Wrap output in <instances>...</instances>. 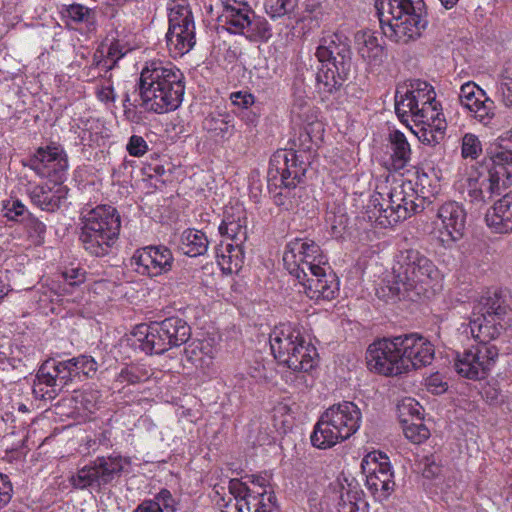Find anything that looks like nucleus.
Segmentation results:
<instances>
[{
  "instance_id": "49530a36",
  "label": "nucleus",
  "mask_w": 512,
  "mask_h": 512,
  "mask_svg": "<svg viewBox=\"0 0 512 512\" xmlns=\"http://www.w3.org/2000/svg\"><path fill=\"white\" fill-rule=\"evenodd\" d=\"M486 95L485 91L478 87L473 82H467L463 84L459 92V101L461 105L469 110H473V107L483 99Z\"/></svg>"
},
{
  "instance_id": "37998d69",
  "label": "nucleus",
  "mask_w": 512,
  "mask_h": 512,
  "mask_svg": "<svg viewBox=\"0 0 512 512\" xmlns=\"http://www.w3.org/2000/svg\"><path fill=\"white\" fill-rule=\"evenodd\" d=\"M497 97L506 106L512 107V61L506 62L497 85Z\"/></svg>"
},
{
  "instance_id": "c9c22d12",
  "label": "nucleus",
  "mask_w": 512,
  "mask_h": 512,
  "mask_svg": "<svg viewBox=\"0 0 512 512\" xmlns=\"http://www.w3.org/2000/svg\"><path fill=\"white\" fill-rule=\"evenodd\" d=\"M338 510L339 512H366L367 502L357 484L349 483L346 488L342 487Z\"/></svg>"
},
{
  "instance_id": "79ce46f5",
  "label": "nucleus",
  "mask_w": 512,
  "mask_h": 512,
  "mask_svg": "<svg viewBox=\"0 0 512 512\" xmlns=\"http://www.w3.org/2000/svg\"><path fill=\"white\" fill-rule=\"evenodd\" d=\"M76 380L82 381L88 378H93L98 370L96 360L86 354L79 355L70 359Z\"/></svg>"
},
{
  "instance_id": "0eeeda50",
  "label": "nucleus",
  "mask_w": 512,
  "mask_h": 512,
  "mask_svg": "<svg viewBox=\"0 0 512 512\" xmlns=\"http://www.w3.org/2000/svg\"><path fill=\"white\" fill-rule=\"evenodd\" d=\"M79 240L91 256L109 255L117 244L121 229L120 215L115 207L98 205L82 212Z\"/></svg>"
},
{
  "instance_id": "6ab92c4d",
  "label": "nucleus",
  "mask_w": 512,
  "mask_h": 512,
  "mask_svg": "<svg viewBox=\"0 0 512 512\" xmlns=\"http://www.w3.org/2000/svg\"><path fill=\"white\" fill-rule=\"evenodd\" d=\"M435 227L430 234L437 239L442 246L452 247L464 235L466 224V211L456 201H448L442 204L437 211Z\"/></svg>"
},
{
  "instance_id": "6e6d98bb",
  "label": "nucleus",
  "mask_w": 512,
  "mask_h": 512,
  "mask_svg": "<svg viewBox=\"0 0 512 512\" xmlns=\"http://www.w3.org/2000/svg\"><path fill=\"white\" fill-rule=\"evenodd\" d=\"M4 215L11 221H24L29 213L21 201L11 200L4 205Z\"/></svg>"
},
{
  "instance_id": "dca6fc26",
  "label": "nucleus",
  "mask_w": 512,
  "mask_h": 512,
  "mask_svg": "<svg viewBox=\"0 0 512 512\" xmlns=\"http://www.w3.org/2000/svg\"><path fill=\"white\" fill-rule=\"evenodd\" d=\"M365 486L378 502L388 500L395 490L394 472L388 456L380 451L368 453L361 462Z\"/></svg>"
},
{
  "instance_id": "473e14b6",
  "label": "nucleus",
  "mask_w": 512,
  "mask_h": 512,
  "mask_svg": "<svg viewBox=\"0 0 512 512\" xmlns=\"http://www.w3.org/2000/svg\"><path fill=\"white\" fill-rule=\"evenodd\" d=\"M360 56L369 64L378 65L383 61L384 48L372 31H361L355 36Z\"/></svg>"
},
{
  "instance_id": "f3484780",
  "label": "nucleus",
  "mask_w": 512,
  "mask_h": 512,
  "mask_svg": "<svg viewBox=\"0 0 512 512\" xmlns=\"http://www.w3.org/2000/svg\"><path fill=\"white\" fill-rule=\"evenodd\" d=\"M219 19L226 26L227 31L244 35L250 41L266 42L272 36L267 20L256 16L247 5L238 7L226 4Z\"/></svg>"
},
{
  "instance_id": "c756f323",
  "label": "nucleus",
  "mask_w": 512,
  "mask_h": 512,
  "mask_svg": "<svg viewBox=\"0 0 512 512\" xmlns=\"http://www.w3.org/2000/svg\"><path fill=\"white\" fill-rule=\"evenodd\" d=\"M503 196L485 214L487 226L495 233L512 232V206Z\"/></svg>"
},
{
  "instance_id": "a211bd4d",
  "label": "nucleus",
  "mask_w": 512,
  "mask_h": 512,
  "mask_svg": "<svg viewBox=\"0 0 512 512\" xmlns=\"http://www.w3.org/2000/svg\"><path fill=\"white\" fill-rule=\"evenodd\" d=\"M498 356L499 350L495 345L478 343L456 353L454 369L461 377L482 380L489 375Z\"/></svg>"
},
{
  "instance_id": "58836bf2",
  "label": "nucleus",
  "mask_w": 512,
  "mask_h": 512,
  "mask_svg": "<svg viewBox=\"0 0 512 512\" xmlns=\"http://www.w3.org/2000/svg\"><path fill=\"white\" fill-rule=\"evenodd\" d=\"M491 162L512 166V128L498 137L494 150L490 151Z\"/></svg>"
},
{
  "instance_id": "2f4dec72",
  "label": "nucleus",
  "mask_w": 512,
  "mask_h": 512,
  "mask_svg": "<svg viewBox=\"0 0 512 512\" xmlns=\"http://www.w3.org/2000/svg\"><path fill=\"white\" fill-rule=\"evenodd\" d=\"M54 360L45 361L38 369L33 385V393L41 399H52L57 393V379Z\"/></svg>"
},
{
  "instance_id": "423d86ee",
  "label": "nucleus",
  "mask_w": 512,
  "mask_h": 512,
  "mask_svg": "<svg viewBox=\"0 0 512 512\" xmlns=\"http://www.w3.org/2000/svg\"><path fill=\"white\" fill-rule=\"evenodd\" d=\"M393 271L394 282L390 291L412 301L425 296L440 276L433 261L416 249L401 251Z\"/></svg>"
},
{
  "instance_id": "7c9ffc66",
  "label": "nucleus",
  "mask_w": 512,
  "mask_h": 512,
  "mask_svg": "<svg viewBox=\"0 0 512 512\" xmlns=\"http://www.w3.org/2000/svg\"><path fill=\"white\" fill-rule=\"evenodd\" d=\"M166 43L172 57H181L188 53L196 44L195 28L188 26L169 27Z\"/></svg>"
},
{
  "instance_id": "de8ad7c7",
  "label": "nucleus",
  "mask_w": 512,
  "mask_h": 512,
  "mask_svg": "<svg viewBox=\"0 0 512 512\" xmlns=\"http://www.w3.org/2000/svg\"><path fill=\"white\" fill-rule=\"evenodd\" d=\"M402 423L404 424L403 431L407 439L415 444H420L425 441L429 435V429L422 423V420L413 422L407 418H403Z\"/></svg>"
},
{
  "instance_id": "1a4fd4ad",
  "label": "nucleus",
  "mask_w": 512,
  "mask_h": 512,
  "mask_svg": "<svg viewBox=\"0 0 512 512\" xmlns=\"http://www.w3.org/2000/svg\"><path fill=\"white\" fill-rule=\"evenodd\" d=\"M79 240L91 256L109 255L117 244L121 229L120 215L115 207L98 205L82 212Z\"/></svg>"
},
{
  "instance_id": "9d476101",
  "label": "nucleus",
  "mask_w": 512,
  "mask_h": 512,
  "mask_svg": "<svg viewBox=\"0 0 512 512\" xmlns=\"http://www.w3.org/2000/svg\"><path fill=\"white\" fill-rule=\"evenodd\" d=\"M362 413L350 401H342L327 408L320 416L310 436L311 444L318 449H328L349 439L360 428Z\"/></svg>"
},
{
  "instance_id": "c03bdc74",
  "label": "nucleus",
  "mask_w": 512,
  "mask_h": 512,
  "mask_svg": "<svg viewBox=\"0 0 512 512\" xmlns=\"http://www.w3.org/2000/svg\"><path fill=\"white\" fill-rule=\"evenodd\" d=\"M436 115H443L441 112L440 104L434 101H428V103L417 100V108H413V111L409 112L408 117L413 122H424L433 121V117Z\"/></svg>"
},
{
  "instance_id": "680f3d73",
  "label": "nucleus",
  "mask_w": 512,
  "mask_h": 512,
  "mask_svg": "<svg viewBox=\"0 0 512 512\" xmlns=\"http://www.w3.org/2000/svg\"><path fill=\"white\" fill-rule=\"evenodd\" d=\"M116 65L115 60L109 58V56L104 55L102 51H96L93 56L92 69L99 70V75L101 72L107 73Z\"/></svg>"
},
{
  "instance_id": "e433bc0d",
  "label": "nucleus",
  "mask_w": 512,
  "mask_h": 512,
  "mask_svg": "<svg viewBox=\"0 0 512 512\" xmlns=\"http://www.w3.org/2000/svg\"><path fill=\"white\" fill-rule=\"evenodd\" d=\"M441 116H434L433 121L414 122L420 126L417 135L424 144L436 145L444 139L447 125L445 119L441 118Z\"/></svg>"
},
{
  "instance_id": "a19ab883",
  "label": "nucleus",
  "mask_w": 512,
  "mask_h": 512,
  "mask_svg": "<svg viewBox=\"0 0 512 512\" xmlns=\"http://www.w3.org/2000/svg\"><path fill=\"white\" fill-rule=\"evenodd\" d=\"M150 374L146 368L140 365H126L116 375L114 382L116 384L136 385L149 379Z\"/></svg>"
},
{
  "instance_id": "4d7b16f0",
  "label": "nucleus",
  "mask_w": 512,
  "mask_h": 512,
  "mask_svg": "<svg viewBox=\"0 0 512 512\" xmlns=\"http://www.w3.org/2000/svg\"><path fill=\"white\" fill-rule=\"evenodd\" d=\"M63 279V292L70 293V288L84 282V272L79 268L66 269L61 273Z\"/></svg>"
},
{
  "instance_id": "f03ea898",
  "label": "nucleus",
  "mask_w": 512,
  "mask_h": 512,
  "mask_svg": "<svg viewBox=\"0 0 512 512\" xmlns=\"http://www.w3.org/2000/svg\"><path fill=\"white\" fill-rule=\"evenodd\" d=\"M434 354L429 340L411 333L371 343L366 350V364L371 372L397 376L431 364Z\"/></svg>"
},
{
  "instance_id": "ddd939ff",
  "label": "nucleus",
  "mask_w": 512,
  "mask_h": 512,
  "mask_svg": "<svg viewBox=\"0 0 512 512\" xmlns=\"http://www.w3.org/2000/svg\"><path fill=\"white\" fill-rule=\"evenodd\" d=\"M380 198V194L371 198L370 204L374 208L369 212L372 214L369 218H375V221L384 228L394 226L424 209V197L417 195L411 181L391 188L386 206L380 202Z\"/></svg>"
},
{
  "instance_id": "09e8293b",
  "label": "nucleus",
  "mask_w": 512,
  "mask_h": 512,
  "mask_svg": "<svg viewBox=\"0 0 512 512\" xmlns=\"http://www.w3.org/2000/svg\"><path fill=\"white\" fill-rule=\"evenodd\" d=\"M486 179L476 171L471 172L465 183V192L471 202H485L484 193L481 190Z\"/></svg>"
},
{
  "instance_id": "bb28decb",
  "label": "nucleus",
  "mask_w": 512,
  "mask_h": 512,
  "mask_svg": "<svg viewBox=\"0 0 512 512\" xmlns=\"http://www.w3.org/2000/svg\"><path fill=\"white\" fill-rule=\"evenodd\" d=\"M387 149L390 155V170L400 172L410 164L412 156L411 146L401 131L393 130L389 133Z\"/></svg>"
},
{
  "instance_id": "a878e982",
  "label": "nucleus",
  "mask_w": 512,
  "mask_h": 512,
  "mask_svg": "<svg viewBox=\"0 0 512 512\" xmlns=\"http://www.w3.org/2000/svg\"><path fill=\"white\" fill-rule=\"evenodd\" d=\"M472 313L505 321L511 314V308L506 296L501 291H494L481 296L474 304Z\"/></svg>"
},
{
  "instance_id": "3c124183",
  "label": "nucleus",
  "mask_w": 512,
  "mask_h": 512,
  "mask_svg": "<svg viewBox=\"0 0 512 512\" xmlns=\"http://www.w3.org/2000/svg\"><path fill=\"white\" fill-rule=\"evenodd\" d=\"M207 349L205 354L208 357V360L213 358V348L207 341H192L187 347H185V354L189 361L193 362L196 365H203L204 359L203 356L200 355L198 350Z\"/></svg>"
},
{
  "instance_id": "0e129e2a",
  "label": "nucleus",
  "mask_w": 512,
  "mask_h": 512,
  "mask_svg": "<svg viewBox=\"0 0 512 512\" xmlns=\"http://www.w3.org/2000/svg\"><path fill=\"white\" fill-rule=\"evenodd\" d=\"M12 491V484L8 476L0 473V509L9 503Z\"/></svg>"
},
{
  "instance_id": "72a5a7b5",
  "label": "nucleus",
  "mask_w": 512,
  "mask_h": 512,
  "mask_svg": "<svg viewBox=\"0 0 512 512\" xmlns=\"http://www.w3.org/2000/svg\"><path fill=\"white\" fill-rule=\"evenodd\" d=\"M240 507L243 512H278L274 493H263L251 489L249 493L240 499Z\"/></svg>"
},
{
  "instance_id": "e2e57ef3",
  "label": "nucleus",
  "mask_w": 512,
  "mask_h": 512,
  "mask_svg": "<svg viewBox=\"0 0 512 512\" xmlns=\"http://www.w3.org/2000/svg\"><path fill=\"white\" fill-rule=\"evenodd\" d=\"M153 499L159 503V506L163 508V511H176V502L169 490L162 489Z\"/></svg>"
},
{
  "instance_id": "6e6552de",
  "label": "nucleus",
  "mask_w": 512,
  "mask_h": 512,
  "mask_svg": "<svg viewBox=\"0 0 512 512\" xmlns=\"http://www.w3.org/2000/svg\"><path fill=\"white\" fill-rule=\"evenodd\" d=\"M79 240L91 256L109 255L117 244L121 229L120 215L115 207L98 205L82 212Z\"/></svg>"
},
{
  "instance_id": "4468645a",
  "label": "nucleus",
  "mask_w": 512,
  "mask_h": 512,
  "mask_svg": "<svg viewBox=\"0 0 512 512\" xmlns=\"http://www.w3.org/2000/svg\"><path fill=\"white\" fill-rule=\"evenodd\" d=\"M307 166L300 161L293 150H277L271 157L267 173L268 189L273 192V187L278 190L283 185L287 197L293 205V210L300 204L303 188L299 186L306 174Z\"/></svg>"
},
{
  "instance_id": "f704fd0d",
  "label": "nucleus",
  "mask_w": 512,
  "mask_h": 512,
  "mask_svg": "<svg viewBox=\"0 0 512 512\" xmlns=\"http://www.w3.org/2000/svg\"><path fill=\"white\" fill-rule=\"evenodd\" d=\"M209 241L204 232L196 229L185 230L180 239V250L189 257L204 255Z\"/></svg>"
},
{
  "instance_id": "ea45409f",
  "label": "nucleus",
  "mask_w": 512,
  "mask_h": 512,
  "mask_svg": "<svg viewBox=\"0 0 512 512\" xmlns=\"http://www.w3.org/2000/svg\"><path fill=\"white\" fill-rule=\"evenodd\" d=\"M217 257L220 258L219 264L222 265L223 269H228L230 272L241 268L244 259V252L242 245L237 243H226L224 250L221 254L217 253Z\"/></svg>"
},
{
  "instance_id": "f8f14e48",
  "label": "nucleus",
  "mask_w": 512,
  "mask_h": 512,
  "mask_svg": "<svg viewBox=\"0 0 512 512\" xmlns=\"http://www.w3.org/2000/svg\"><path fill=\"white\" fill-rule=\"evenodd\" d=\"M134 342L147 355L163 354L173 347L185 344L191 336L190 326L179 317H169L133 329Z\"/></svg>"
},
{
  "instance_id": "39448f33",
  "label": "nucleus",
  "mask_w": 512,
  "mask_h": 512,
  "mask_svg": "<svg viewBox=\"0 0 512 512\" xmlns=\"http://www.w3.org/2000/svg\"><path fill=\"white\" fill-rule=\"evenodd\" d=\"M349 39L341 33H332L321 38L315 56L320 66L316 74V90L327 98L337 92L348 79L352 57Z\"/></svg>"
},
{
  "instance_id": "aec40b11",
  "label": "nucleus",
  "mask_w": 512,
  "mask_h": 512,
  "mask_svg": "<svg viewBox=\"0 0 512 512\" xmlns=\"http://www.w3.org/2000/svg\"><path fill=\"white\" fill-rule=\"evenodd\" d=\"M173 264V253L164 245L139 248L131 258V266L134 267V270L138 274L150 278L170 272Z\"/></svg>"
},
{
  "instance_id": "69168bd1",
  "label": "nucleus",
  "mask_w": 512,
  "mask_h": 512,
  "mask_svg": "<svg viewBox=\"0 0 512 512\" xmlns=\"http://www.w3.org/2000/svg\"><path fill=\"white\" fill-rule=\"evenodd\" d=\"M230 99L233 105L244 109H248L255 101V97L251 93L242 91L232 93Z\"/></svg>"
},
{
  "instance_id": "20e7f679",
  "label": "nucleus",
  "mask_w": 512,
  "mask_h": 512,
  "mask_svg": "<svg viewBox=\"0 0 512 512\" xmlns=\"http://www.w3.org/2000/svg\"><path fill=\"white\" fill-rule=\"evenodd\" d=\"M375 8L383 34L396 43L418 39L428 26L423 0H377Z\"/></svg>"
},
{
  "instance_id": "f257e3e1",
  "label": "nucleus",
  "mask_w": 512,
  "mask_h": 512,
  "mask_svg": "<svg viewBox=\"0 0 512 512\" xmlns=\"http://www.w3.org/2000/svg\"><path fill=\"white\" fill-rule=\"evenodd\" d=\"M285 269L295 277L299 292L311 300H331L338 292V282L330 269L327 257L313 240L295 238L289 241L283 254Z\"/></svg>"
},
{
  "instance_id": "4c0bfd02",
  "label": "nucleus",
  "mask_w": 512,
  "mask_h": 512,
  "mask_svg": "<svg viewBox=\"0 0 512 512\" xmlns=\"http://www.w3.org/2000/svg\"><path fill=\"white\" fill-rule=\"evenodd\" d=\"M169 27L188 26L195 28V23L188 0H172L169 4Z\"/></svg>"
},
{
  "instance_id": "412c9836",
  "label": "nucleus",
  "mask_w": 512,
  "mask_h": 512,
  "mask_svg": "<svg viewBox=\"0 0 512 512\" xmlns=\"http://www.w3.org/2000/svg\"><path fill=\"white\" fill-rule=\"evenodd\" d=\"M30 168L42 178L62 181L68 169L67 155L56 144L40 147L30 159Z\"/></svg>"
},
{
  "instance_id": "393cba45",
  "label": "nucleus",
  "mask_w": 512,
  "mask_h": 512,
  "mask_svg": "<svg viewBox=\"0 0 512 512\" xmlns=\"http://www.w3.org/2000/svg\"><path fill=\"white\" fill-rule=\"evenodd\" d=\"M486 181L482 185L484 200L491 199L494 195H499L503 190L512 185V166H502L493 163L481 171L477 170Z\"/></svg>"
},
{
  "instance_id": "7ed1b4c3",
  "label": "nucleus",
  "mask_w": 512,
  "mask_h": 512,
  "mask_svg": "<svg viewBox=\"0 0 512 512\" xmlns=\"http://www.w3.org/2000/svg\"><path fill=\"white\" fill-rule=\"evenodd\" d=\"M131 101L145 111L164 114L182 103L184 75L171 62L152 60L141 71L139 84L132 87Z\"/></svg>"
},
{
  "instance_id": "2eb2a0df",
  "label": "nucleus",
  "mask_w": 512,
  "mask_h": 512,
  "mask_svg": "<svg viewBox=\"0 0 512 512\" xmlns=\"http://www.w3.org/2000/svg\"><path fill=\"white\" fill-rule=\"evenodd\" d=\"M129 463L128 459L120 455L99 456L80 468L69 481L73 488L78 490L88 488L100 490L101 487L120 477L124 466Z\"/></svg>"
},
{
  "instance_id": "5fc2aeb1",
  "label": "nucleus",
  "mask_w": 512,
  "mask_h": 512,
  "mask_svg": "<svg viewBox=\"0 0 512 512\" xmlns=\"http://www.w3.org/2000/svg\"><path fill=\"white\" fill-rule=\"evenodd\" d=\"M71 360H65V361H55L54 360V366L56 371V379H57V386L58 390L60 391L64 386L72 383L76 380V377L74 375V371H72L73 367L70 365Z\"/></svg>"
},
{
  "instance_id": "603ef678",
  "label": "nucleus",
  "mask_w": 512,
  "mask_h": 512,
  "mask_svg": "<svg viewBox=\"0 0 512 512\" xmlns=\"http://www.w3.org/2000/svg\"><path fill=\"white\" fill-rule=\"evenodd\" d=\"M65 15L75 23H92L94 21V10L81 4H71L66 8Z\"/></svg>"
},
{
  "instance_id": "cd10ccee",
  "label": "nucleus",
  "mask_w": 512,
  "mask_h": 512,
  "mask_svg": "<svg viewBox=\"0 0 512 512\" xmlns=\"http://www.w3.org/2000/svg\"><path fill=\"white\" fill-rule=\"evenodd\" d=\"M506 322L483 314L473 315L469 321L470 332L480 344H489L505 330Z\"/></svg>"
},
{
  "instance_id": "c85d7f7f",
  "label": "nucleus",
  "mask_w": 512,
  "mask_h": 512,
  "mask_svg": "<svg viewBox=\"0 0 512 512\" xmlns=\"http://www.w3.org/2000/svg\"><path fill=\"white\" fill-rule=\"evenodd\" d=\"M202 127L211 137L227 141L235 134V117L229 112H213L204 118Z\"/></svg>"
},
{
  "instance_id": "338daca9",
  "label": "nucleus",
  "mask_w": 512,
  "mask_h": 512,
  "mask_svg": "<svg viewBox=\"0 0 512 512\" xmlns=\"http://www.w3.org/2000/svg\"><path fill=\"white\" fill-rule=\"evenodd\" d=\"M271 193L273 194V201L275 205L286 211L293 210V205L287 197L288 192L284 191L283 185H279L278 190H275L273 187V192Z\"/></svg>"
},
{
  "instance_id": "864d4df0",
  "label": "nucleus",
  "mask_w": 512,
  "mask_h": 512,
  "mask_svg": "<svg viewBox=\"0 0 512 512\" xmlns=\"http://www.w3.org/2000/svg\"><path fill=\"white\" fill-rule=\"evenodd\" d=\"M482 153V144L478 136L466 133L462 137L461 155L463 158L476 159Z\"/></svg>"
},
{
  "instance_id": "052dcab7",
  "label": "nucleus",
  "mask_w": 512,
  "mask_h": 512,
  "mask_svg": "<svg viewBox=\"0 0 512 512\" xmlns=\"http://www.w3.org/2000/svg\"><path fill=\"white\" fill-rule=\"evenodd\" d=\"M399 411L401 416L406 414L411 416V421L415 418L416 421L422 420L423 408L418 402L411 398L405 399L401 405H399Z\"/></svg>"
},
{
  "instance_id": "5701e85b",
  "label": "nucleus",
  "mask_w": 512,
  "mask_h": 512,
  "mask_svg": "<svg viewBox=\"0 0 512 512\" xmlns=\"http://www.w3.org/2000/svg\"><path fill=\"white\" fill-rule=\"evenodd\" d=\"M29 197L34 205L43 211L54 212L58 210L67 198L68 188L61 181H51L34 185L28 190Z\"/></svg>"
},
{
  "instance_id": "a18cd8bd",
  "label": "nucleus",
  "mask_w": 512,
  "mask_h": 512,
  "mask_svg": "<svg viewBox=\"0 0 512 512\" xmlns=\"http://www.w3.org/2000/svg\"><path fill=\"white\" fill-rule=\"evenodd\" d=\"M496 106L492 99L487 95L473 107V110H469L471 116L484 126L492 124L493 119L496 115Z\"/></svg>"
},
{
  "instance_id": "9b49d317",
  "label": "nucleus",
  "mask_w": 512,
  "mask_h": 512,
  "mask_svg": "<svg viewBox=\"0 0 512 512\" xmlns=\"http://www.w3.org/2000/svg\"><path fill=\"white\" fill-rule=\"evenodd\" d=\"M271 351L282 365L297 372H308L316 365V348L290 323L276 326L269 335Z\"/></svg>"
},
{
  "instance_id": "bf43d9fd",
  "label": "nucleus",
  "mask_w": 512,
  "mask_h": 512,
  "mask_svg": "<svg viewBox=\"0 0 512 512\" xmlns=\"http://www.w3.org/2000/svg\"><path fill=\"white\" fill-rule=\"evenodd\" d=\"M126 150L133 157H141L148 151V145L142 136L132 135L128 140Z\"/></svg>"
},
{
  "instance_id": "13d9d810",
  "label": "nucleus",
  "mask_w": 512,
  "mask_h": 512,
  "mask_svg": "<svg viewBox=\"0 0 512 512\" xmlns=\"http://www.w3.org/2000/svg\"><path fill=\"white\" fill-rule=\"evenodd\" d=\"M135 101H131V95L127 90L123 97V112L126 120L131 123H139L142 120L141 112L137 110L138 104H134Z\"/></svg>"
},
{
  "instance_id": "774afa93",
  "label": "nucleus",
  "mask_w": 512,
  "mask_h": 512,
  "mask_svg": "<svg viewBox=\"0 0 512 512\" xmlns=\"http://www.w3.org/2000/svg\"><path fill=\"white\" fill-rule=\"evenodd\" d=\"M230 494L233 496L232 499H242L250 492L251 488L246 483L241 482L238 479H232L229 481L228 486Z\"/></svg>"
},
{
  "instance_id": "4be33fe9",
  "label": "nucleus",
  "mask_w": 512,
  "mask_h": 512,
  "mask_svg": "<svg viewBox=\"0 0 512 512\" xmlns=\"http://www.w3.org/2000/svg\"><path fill=\"white\" fill-rule=\"evenodd\" d=\"M417 100H436V93L428 82L414 79L404 85L398 86L395 93V112L401 120L408 118L409 112L417 108Z\"/></svg>"
},
{
  "instance_id": "8fccbe9b",
  "label": "nucleus",
  "mask_w": 512,
  "mask_h": 512,
  "mask_svg": "<svg viewBox=\"0 0 512 512\" xmlns=\"http://www.w3.org/2000/svg\"><path fill=\"white\" fill-rule=\"evenodd\" d=\"M296 6L297 0H265L264 2L265 11L272 19L288 15Z\"/></svg>"
},
{
  "instance_id": "b1692460",
  "label": "nucleus",
  "mask_w": 512,
  "mask_h": 512,
  "mask_svg": "<svg viewBox=\"0 0 512 512\" xmlns=\"http://www.w3.org/2000/svg\"><path fill=\"white\" fill-rule=\"evenodd\" d=\"M222 236H227L237 245H243L247 240V217L242 205L231 206L225 209L222 223L219 226Z\"/></svg>"
}]
</instances>
